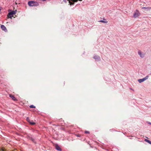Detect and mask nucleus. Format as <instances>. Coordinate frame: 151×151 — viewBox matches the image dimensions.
I'll list each match as a JSON object with an SVG mask.
<instances>
[{
    "label": "nucleus",
    "mask_w": 151,
    "mask_h": 151,
    "mask_svg": "<svg viewBox=\"0 0 151 151\" xmlns=\"http://www.w3.org/2000/svg\"><path fill=\"white\" fill-rule=\"evenodd\" d=\"M28 4L30 6H37L39 5V4L37 2L34 1H29Z\"/></svg>",
    "instance_id": "1"
},
{
    "label": "nucleus",
    "mask_w": 151,
    "mask_h": 151,
    "mask_svg": "<svg viewBox=\"0 0 151 151\" xmlns=\"http://www.w3.org/2000/svg\"><path fill=\"white\" fill-rule=\"evenodd\" d=\"M141 14L139 11L137 10L134 12V17L135 18H137Z\"/></svg>",
    "instance_id": "2"
},
{
    "label": "nucleus",
    "mask_w": 151,
    "mask_h": 151,
    "mask_svg": "<svg viewBox=\"0 0 151 151\" xmlns=\"http://www.w3.org/2000/svg\"><path fill=\"white\" fill-rule=\"evenodd\" d=\"M149 77L148 76H146L145 78L141 79H139L138 80V81L139 83H141L142 82L144 81H145Z\"/></svg>",
    "instance_id": "3"
},
{
    "label": "nucleus",
    "mask_w": 151,
    "mask_h": 151,
    "mask_svg": "<svg viewBox=\"0 0 151 151\" xmlns=\"http://www.w3.org/2000/svg\"><path fill=\"white\" fill-rule=\"evenodd\" d=\"M93 58L95 60L99 61L101 60V58L99 56L95 55L93 57Z\"/></svg>",
    "instance_id": "4"
},
{
    "label": "nucleus",
    "mask_w": 151,
    "mask_h": 151,
    "mask_svg": "<svg viewBox=\"0 0 151 151\" xmlns=\"http://www.w3.org/2000/svg\"><path fill=\"white\" fill-rule=\"evenodd\" d=\"M55 149L58 150L59 151H61L62 149L57 144H56L55 145Z\"/></svg>",
    "instance_id": "5"
},
{
    "label": "nucleus",
    "mask_w": 151,
    "mask_h": 151,
    "mask_svg": "<svg viewBox=\"0 0 151 151\" xmlns=\"http://www.w3.org/2000/svg\"><path fill=\"white\" fill-rule=\"evenodd\" d=\"M9 97L11 98L14 101H17V99L15 98V97L13 95L10 94L9 95Z\"/></svg>",
    "instance_id": "6"
},
{
    "label": "nucleus",
    "mask_w": 151,
    "mask_h": 151,
    "mask_svg": "<svg viewBox=\"0 0 151 151\" xmlns=\"http://www.w3.org/2000/svg\"><path fill=\"white\" fill-rule=\"evenodd\" d=\"M138 53L141 57L143 58L144 57L145 54L144 53H142L141 51H139L138 52Z\"/></svg>",
    "instance_id": "7"
},
{
    "label": "nucleus",
    "mask_w": 151,
    "mask_h": 151,
    "mask_svg": "<svg viewBox=\"0 0 151 151\" xmlns=\"http://www.w3.org/2000/svg\"><path fill=\"white\" fill-rule=\"evenodd\" d=\"M1 27L3 30L4 31H7L6 28L4 25H1Z\"/></svg>",
    "instance_id": "8"
},
{
    "label": "nucleus",
    "mask_w": 151,
    "mask_h": 151,
    "mask_svg": "<svg viewBox=\"0 0 151 151\" xmlns=\"http://www.w3.org/2000/svg\"><path fill=\"white\" fill-rule=\"evenodd\" d=\"M142 9H144L145 11H147L148 10H150L151 9V7H143L142 8Z\"/></svg>",
    "instance_id": "9"
},
{
    "label": "nucleus",
    "mask_w": 151,
    "mask_h": 151,
    "mask_svg": "<svg viewBox=\"0 0 151 151\" xmlns=\"http://www.w3.org/2000/svg\"><path fill=\"white\" fill-rule=\"evenodd\" d=\"M13 17V15L11 14L9 12L7 15V17L8 18H12Z\"/></svg>",
    "instance_id": "10"
},
{
    "label": "nucleus",
    "mask_w": 151,
    "mask_h": 151,
    "mask_svg": "<svg viewBox=\"0 0 151 151\" xmlns=\"http://www.w3.org/2000/svg\"><path fill=\"white\" fill-rule=\"evenodd\" d=\"M17 12V10L14 11L13 10L11 12H9L10 13V14L12 15H13L14 14H15Z\"/></svg>",
    "instance_id": "11"
},
{
    "label": "nucleus",
    "mask_w": 151,
    "mask_h": 151,
    "mask_svg": "<svg viewBox=\"0 0 151 151\" xmlns=\"http://www.w3.org/2000/svg\"><path fill=\"white\" fill-rule=\"evenodd\" d=\"M145 141H146V142L148 143H149L151 144V141H150L149 140H148V139H145Z\"/></svg>",
    "instance_id": "12"
},
{
    "label": "nucleus",
    "mask_w": 151,
    "mask_h": 151,
    "mask_svg": "<svg viewBox=\"0 0 151 151\" xmlns=\"http://www.w3.org/2000/svg\"><path fill=\"white\" fill-rule=\"evenodd\" d=\"M99 22H102L104 23H107L108 22L107 21H104L103 20H101L99 21Z\"/></svg>",
    "instance_id": "13"
},
{
    "label": "nucleus",
    "mask_w": 151,
    "mask_h": 151,
    "mask_svg": "<svg viewBox=\"0 0 151 151\" xmlns=\"http://www.w3.org/2000/svg\"><path fill=\"white\" fill-rule=\"evenodd\" d=\"M29 123L30 124L32 125H34L35 124V123L33 122L32 121H31Z\"/></svg>",
    "instance_id": "14"
},
{
    "label": "nucleus",
    "mask_w": 151,
    "mask_h": 151,
    "mask_svg": "<svg viewBox=\"0 0 151 151\" xmlns=\"http://www.w3.org/2000/svg\"><path fill=\"white\" fill-rule=\"evenodd\" d=\"M29 107L30 108H35V106H34L33 105H31L30 106H29Z\"/></svg>",
    "instance_id": "15"
},
{
    "label": "nucleus",
    "mask_w": 151,
    "mask_h": 151,
    "mask_svg": "<svg viewBox=\"0 0 151 151\" xmlns=\"http://www.w3.org/2000/svg\"><path fill=\"white\" fill-rule=\"evenodd\" d=\"M26 120L27 122H29L31 121L30 120L29 117H27L26 119Z\"/></svg>",
    "instance_id": "16"
},
{
    "label": "nucleus",
    "mask_w": 151,
    "mask_h": 151,
    "mask_svg": "<svg viewBox=\"0 0 151 151\" xmlns=\"http://www.w3.org/2000/svg\"><path fill=\"white\" fill-rule=\"evenodd\" d=\"M31 140L34 142V143H35V140L33 138H32L31 139Z\"/></svg>",
    "instance_id": "17"
},
{
    "label": "nucleus",
    "mask_w": 151,
    "mask_h": 151,
    "mask_svg": "<svg viewBox=\"0 0 151 151\" xmlns=\"http://www.w3.org/2000/svg\"><path fill=\"white\" fill-rule=\"evenodd\" d=\"M89 132L88 131H86L85 132V134H89Z\"/></svg>",
    "instance_id": "18"
},
{
    "label": "nucleus",
    "mask_w": 151,
    "mask_h": 151,
    "mask_svg": "<svg viewBox=\"0 0 151 151\" xmlns=\"http://www.w3.org/2000/svg\"><path fill=\"white\" fill-rule=\"evenodd\" d=\"M76 136L78 137H80L81 135L80 134H76Z\"/></svg>",
    "instance_id": "19"
},
{
    "label": "nucleus",
    "mask_w": 151,
    "mask_h": 151,
    "mask_svg": "<svg viewBox=\"0 0 151 151\" xmlns=\"http://www.w3.org/2000/svg\"><path fill=\"white\" fill-rule=\"evenodd\" d=\"M1 151H6V150L4 149H2V150H1Z\"/></svg>",
    "instance_id": "20"
},
{
    "label": "nucleus",
    "mask_w": 151,
    "mask_h": 151,
    "mask_svg": "<svg viewBox=\"0 0 151 151\" xmlns=\"http://www.w3.org/2000/svg\"><path fill=\"white\" fill-rule=\"evenodd\" d=\"M148 124H151V123H150V122H149L148 123Z\"/></svg>",
    "instance_id": "21"
},
{
    "label": "nucleus",
    "mask_w": 151,
    "mask_h": 151,
    "mask_svg": "<svg viewBox=\"0 0 151 151\" xmlns=\"http://www.w3.org/2000/svg\"><path fill=\"white\" fill-rule=\"evenodd\" d=\"M103 19L104 20H105V19H104V18H103Z\"/></svg>",
    "instance_id": "22"
}]
</instances>
